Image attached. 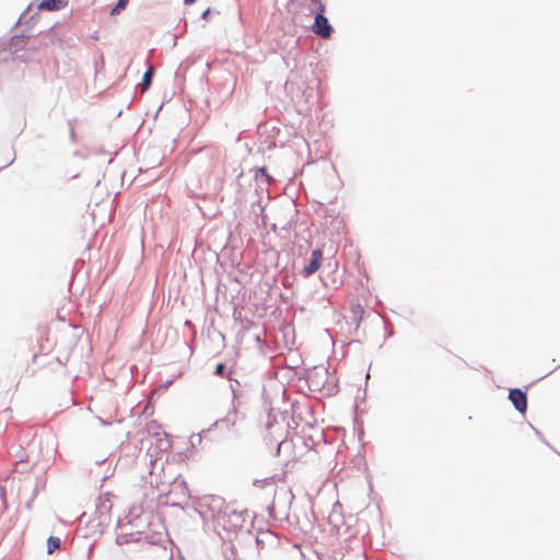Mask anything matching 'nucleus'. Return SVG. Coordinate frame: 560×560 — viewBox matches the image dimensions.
Instances as JSON below:
<instances>
[{
	"label": "nucleus",
	"mask_w": 560,
	"mask_h": 560,
	"mask_svg": "<svg viewBox=\"0 0 560 560\" xmlns=\"http://www.w3.org/2000/svg\"><path fill=\"white\" fill-rule=\"evenodd\" d=\"M312 31L315 35L324 39H328L331 37L332 26L328 22V19L324 15V12H318L317 14H315Z\"/></svg>",
	"instance_id": "1"
},
{
	"label": "nucleus",
	"mask_w": 560,
	"mask_h": 560,
	"mask_svg": "<svg viewBox=\"0 0 560 560\" xmlns=\"http://www.w3.org/2000/svg\"><path fill=\"white\" fill-rule=\"evenodd\" d=\"M509 398L517 411L525 413L527 409V396L522 389H511L509 393Z\"/></svg>",
	"instance_id": "2"
},
{
	"label": "nucleus",
	"mask_w": 560,
	"mask_h": 560,
	"mask_svg": "<svg viewBox=\"0 0 560 560\" xmlns=\"http://www.w3.org/2000/svg\"><path fill=\"white\" fill-rule=\"evenodd\" d=\"M299 5L303 12L307 14H317L318 12H325L326 5L324 0H298Z\"/></svg>",
	"instance_id": "3"
},
{
	"label": "nucleus",
	"mask_w": 560,
	"mask_h": 560,
	"mask_svg": "<svg viewBox=\"0 0 560 560\" xmlns=\"http://www.w3.org/2000/svg\"><path fill=\"white\" fill-rule=\"evenodd\" d=\"M322 261H323V250L319 248L314 249L312 252V257H311L308 265H306L304 267V270H303L304 276L310 277L313 273H315L320 268Z\"/></svg>",
	"instance_id": "4"
},
{
	"label": "nucleus",
	"mask_w": 560,
	"mask_h": 560,
	"mask_svg": "<svg viewBox=\"0 0 560 560\" xmlns=\"http://www.w3.org/2000/svg\"><path fill=\"white\" fill-rule=\"evenodd\" d=\"M68 5V0H43L38 4L39 10L56 11Z\"/></svg>",
	"instance_id": "5"
},
{
	"label": "nucleus",
	"mask_w": 560,
	"mask_h": 560,
	"mask_svg": "<svg viewBox=\"0 0 560 560\" xmlns=\"http://www.w3.org/2000/svg\"><path fill=\"white\" fill-rule=\"evenodd\" d=\"M152 77H153V67H150L143 74V78H142V82H141V90L144 92L149 89V86L151 85V81H152Z\"/></svg>",
	"instance_id": "6"
},
{
	"label": "nucleus",
	"mask_w": 560,
	"mask_h": 560,
	"mask_svg": "<svg viewBox=\"0 0 560 560\" xmlns=\"http://www.w3.org/2000/svg\"><path fill=\"white\" fill-rule=\"evenodd\" d=\"M60 548V539L58 537L50 536L47 539V552L51 555Z\"/></svg>",
	"instance_id": "7"
},
{
	"label": "nucleus",
	"mask_w": 560,
	"mask_h": 560,
	"mask_svg": "<svg viewBox=\"0 0 560 560\" xmlns=\"http://www.w3.org/2000/svg\"><path fill=\"white\" fill-rule=\"evenodd\" d=\"M128 0H118L117 4L112 9L110 14H118L121 10L126 8Z\"/></svg>",
	"instance_id": "8"
},
{
	"label": "nucleus",
	"mask_w": 560,
	"mask_h": 560,
	"mask_svg": "<svg viewBox=\"0 0 560 560\" xmlns=\"http://www.w3.org/2000/svg\"><path fill=\"white\" fill-rule=\"evenodd\" d=\"M224 369H225V365L223 363H219L217 366H215V374L219 375V376H222L223 375V372H224Z\"/></svg>",
	"instance_id": "9"
},
{
	"label": "nucleus",
	"mask_w": 560,
	"mask_h": 560,
	"mask_svg": "<svg viewBox=\"0 0 560 560\" xmlns=\"http://www.w3.org/2000/svg\"><path fill=\"white\" fill-rule=\"evenodd\" d=\"M258 173H260V175H261V176L266 177V179H267L268 182L270 180V177H269V175H268V171H267V168H266V167H260V168L258 170Z\"/></svg>",
	"instance_id": "10"
},
{
	"label": "nucleus",
	"mask_w": 560,
	"mask_h": 560,
	"mask_svg": "<svg viewBox=\"0 0 560 560\" xmlns=\"http://www.w3.org/2000/svg\"><path fill=\"white\" fill-rule=\"evenodd\" d=\"M232 415H233L232 423L234 424V423H235V421H236V418H237V410H236V409H234V410H233V412H232Z\"/></svg>",
	"instance_id": "11"
},
{
	"label": "nucleus",
	"mask_w": 560,
	"mask_h": 560,
	"mask_svg": "<svg viewBox=\"0 0 560 560\" xmlns=\"http://www.w3.org/2000/svg\"><path fill=\"white\" fill-rule=\"evenodd\" d=\"M209 13H210V10H209V9H207V10L202 13V19H205V20H206V19L208 18Z\"/></svg>",
	"instance_id": "12"
},
{
	"label": "nucleus",
	"mask_w": 560,
	"mask_h": 560,
	"mask_svg": "<svg viewBox=\"0 0 560 560\" xmlns=\"http://www.w3.org/2000/svg\"><path fill=\"white\" fill-rule=\"evenodd\" d=\"M196 0H185L186 4H192Z\"/></svg>",
	"instance_id": "13"
},
{
	"label": "nucleus",
	"mask_w": 560,
	"mask_h": 560,
	"mask_svg": "<svg viewBox=\"0 0 560 560\" xmlns=\"http://www.w3.org/2000/svg\"><path fill=\"white\" fill-rule=\"evenodd\" d=\"M222 186H223V183L222 180H220L219 185H218V188L221 190L222 189Z\"/></svg>",
	"instance_id": "14"
}]
</instances>
